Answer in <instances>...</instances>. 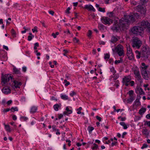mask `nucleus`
I'll use <instances>...</instances> for the list:
<instances>
[{
    "label": "nucleus",
    "mask_w": 150,
    "mask_h": 150,
    "mask_svg": "<svg viewBox=\"0 0 150 150\" xmlns=\"http://www.w3.org/2000/svg\"><path fill=\"white\" fill-rule=\"evenodd\" d=\"M139 16V14L137 13L125 16L124 17L122 18L119 20V24H117V21H115L114 24L111 29L116 32H119L120 30L121 31L125 30L128 28L129 23L135 21V18H138Z\"/></svg>",
    "instance_id": "nucleus-1"
},
{
    "label": "nucleus",
    "mask_w": 150,
    "mask_h": 150,
    "mask_svg": "<svg viewBox=\"0 0 150 150\" xmlns=\"http://www.w3.org/2000/svg\"><path fill=\"white\" fill-rule=\"evenodd\" d=\"M141 74L144 78L147 80L148 79V76L146 69L149 67L148 65H146L145 63L143 62L141 63Z\"/></svg>",
    "instance_id": "nucleus-2"
},
{
    "label": "nucleus",
    "mask_w": 150,
    "mask_h": 150,
    "mask_svg": "<svg viewBox=\"0 0 150 150\" xmlns=\"http://www.w3.org/2000/svg\"><path fill=\"white\" fill-rule=\"evenodd\" d=\"M139 82L140 84L137 86L135 90L136 93L139 95V96H137V98L135 101V105L137 106H139L140 104L139 100L140 98V96L141 95V81H139Z\"/></svg>",
    "instance_id": "nucleus-3"
},
{
    "label": "nucleus",
    "mask_w": 150,
    "mask_h": 150,
    "mask_svg": "<svg viewBox=\"0 0 150 150\" xmlns=\"http://www.w3.org/2000/svg\"><path fill=\"white\" fill-rule=\"evenodd\" d=\"M146 28L148 32L150 33V23L148 21H144L141 22V30H143Z\"/></svg>",
    "instance_id": "nucleus-4"
},
{
    "label": "nucleus",
    "mask_w": 150,
    "mask_h": 150,
    "mask_svg": "<svg viewBox=\"0 0 150 150\" xmlns=\"http://www.w3.org/2000/svg\"><path fill=\"white\" fill-rule=\"evenodd\" d=\"M10 78L12 80V77L9 75L5 74L4 75L3 74H2L1 76V82L3 83L4 84H5L8 81H9Z\"/></svg>",
    "instance_id": "nucleus-5"
},
{
    "label": "nucleus",
    "mask_w": 150,
    "mask_h": 150,
    "mask_svg": "<svg viewBox=\"0 0 150 150\" xmlns=\"http://www.w3.org/2000/svg\"><path fill=\"white\" fill-rule=\"evenodd\" d=\"M140 31L141 27L138 26H134L131 29V31L133 33L136 35H141Z\"/></svg>",
    "instance_id": "nucleus-6"
},
{
    "label": "nucleus",
    "mask_w": 150,
    "mask_h": 150,
    "mask_svg": "<svg viewBox=\"0 0 150 150\" xmlns=\"http://www.w3.org/2000/svg\"><path fill=\"white\" fill-rule=\"evenodd\" d=\"M133 44L132 46L133 47H137V48H139L140 47L141 44V40L135 37L133 40Z\"/></svg>",
    "instance_id": "nucleus-7"
},
{
    "label": "nucleus",
    "mask_w": 150,
    "mask_h": 150,
    "mask_svg": "<svg viewBox=\"0 0 150 150\" xmlns=\"http://www.w3.org/2000/svg\"><path fill=\"white\" fill-rule=\"evenodd\" d=\"M150 54L149 50H146L145 51L141 52V58H143V59L145 60L148 58Z\"/></svg>",
    "instance_id": "nucleus-8"
},
{
    "label": "nucleus",
    "mask_w": 150,
    "mask_h": 150,
    "mask_svg": "<svg viewBox=\"0 0 150 150\" xmlns=\"http://www.w3.org/2000/svg\"><path fill=\"white\" fill-rule=\"evenodd\" d=\"M101 21L103 23L105 24H110L111 23H112L113 20L111 19L108 18V17H106L105 18H102L101 19Z\"/></svg>",
    "instance_id": "nucleus-9"
},
{
    "label": "nucleus",
    "mask_w": 150,
    "mask_h": 150,
    "mask_svg": "<svg viewBox=\"0 0 150 150\" xmlns=\"http://www.w3.org/2000/svg\"><path fill=\"white\" fill-rule=\"evenodd\" d=\"M134 74L136 76V78L138 80H139L140 77L139 71L137 67H136L134 71Z\"/></svg>",
    "instance_id": "nucleus-10"
},
{
    "label": "nucleus",
    "mask_w": 150,
    "mask_h": 150,
    "mask_svg": "<svg viewBox=\"0 0 150 150\" xmlns=\"http://www.w3.org/2000/svg\"><path fill=\"white\" fill-rule=\"evenodd\" d=\"M2 91L4 94H8L11 93V90L9 88L5 87L3 88L2 90Z\"/></svg>",
    "instance_id": "nucleus-11"
},
{
    "label": "nucleus",
    "mask_w": 150,
    "mask_h": 150,
    "mask_svg": "<svg viewBox=\"0 0 150 150\" xmlns=\"http://www.w3.org/2000/svg\"><path fill=\"white\" fill-rule=\"evenodd\" d=\"M84 8L87 9H88L89 11H93L95 12V9L93 7V6L91 5H86L85 6Z\"/></svg>",
    "instance_id": "nucleus-12"
},
{
    "label": "nucleus",
    "mask_w": 150,
    "mask_h": 150,
    "mask_svg": "<svg viewBox=\"0 0 150 150\" xmlns=\"http://www.w3.org/2000/svg\"><path fill=\"white\" fill-rule=\"evenodd\" d=\"M131 79V77L130 76H125L123 79L122 83H128L130 82Z\"/></svg>",
    "instance_id": "nucleus-13"
},
{
    "label": "nucleus",
    "mask_w": 150,
    "mask_h": 150,
    "mask_svg": "<svg viewBox=\"0 0 150 150\" xmlns=\"http://www.w3.org/2000/svg\"><path fill=\"white\" fill-rule=\"evenodd\" d=\"M142 132L143 134L145 136V137L147 138L149 133V132L148 131V129L145 128L143 129Z\"/></svg>",
    "instance_id": "nucleus-14"
},
{
    "label": "nucleus",
    "mask_w": 150,
    "mask_h": 150,
    "mask_svg": "<svg viewBox=\"0 0 150 150\" xmlns=\"http://www.w3.org/2000/svg\"><path fill=\"white\" fill-rule=\"evenodd\" d=\"M118 38H119V39H120V37L117 36H115L114 35H113L112 37L111 42L113 43L116 42L118 40Z\"/></svg>",
    "instance_id": "nucleus-15"
},
{
    "label": "nucleus",
    "mask_w": 150,
    "mask_h": 150,
    "mask_svg": "<svg viewBox=\"0 0 150 150\" xmlns=\"http://www.w3.org/2000/svg\"><path fill=\"white\" fill-rule=\"evenodd\" d=\"M14 84L13 86L15 87L16 88H19V86L22 84V83L21 82H18L16 81H13Z\"/></svg>",
    "instance_id": "nucleus-16"
},
{
    "label": "nucleus",
    "mask_w": 150,
    "mask_h": 150,
    "mask_svg": "<svg viewBox=\"0 0 150 150\" xmlns=\"http://www.w3.org/2000/svg\"><path fill=\"white\" fill-rule=\"evenodd\" d=\"M127 56L129 55L130 54H131L132 52L131 49L130 48L129 45L127 47Z\"/></svg>",
    "instance_id": "nucleus-17"
},
{
    "label": "nucleus",
    "mask_w": 150,
    "mask_h": 150,
    "mask_svg": "<svg viewBox=\"0 0 150 150\" xmlns=\"http://www.w3.org/2000/svg\"><path fill=\"white\" fill-rule=\"evenodd\" d=\"M146 12V8L145 6L141 7V14L142 13L143 15L144 16Z\"/></svg>",
    "instance_id": "nucleus-18"
},
{
    "label": "nucleus",
    "mask_w": 150,
    "mask_h": 150,
    "mask_svg": "<svg viewBox=\"0 0 150 150\" xmlns=\"http://www.w3.org/2000/svg\"><path fill=\"white\" fill-rule=\"evenodd\" d=\"M60 105H61V104H60V105H59L58 104L54 105V110L56 111H58L59 110V108H60Z\"/></svg>",
    "instance_id": "nucleus-19"
},
{
    "label": "nucleus",
    "mask_w": 150,
    "mask_h": 150,
    "mask_svg": "<svg viewBox=\"0 0 150 150\" xmlns=\"http://www.w3.org/2000/svg\"><path fill=\"white\" fill-rule=\"evenodd\" d=\"M135 10L137 12H141V5H138L134 8Z\"/></svg>",
    "instance_id": "nucleus-20"
},
{
    "label": "nucleus",
    "mask_w": 150,
    "mask_h": 150,
    "mask_svg": "<svg viewBox=\"0 0 150 150\" xmlns=\"http://www.w3.org/2000/svg\"><path fill=\"white\" fill-rule=\"evenodd\" d=\"M120 124L123 127V128L124 129H127V126L125 124V123L124 122H120Z\"/></svg>",
    "instance_id": "nucleus-21"
},
{
    "label": "nucleus",
    "mask_w": 150,
    "mask_h": 150,
    "mask_svg": "<svg viewBox=\"0 0 150 150\" xmlns=\"http://www.w3.org/2000/svg\"><path fill=\"white\" fill-rule=\"evenodd\" d=\"M14 72L16 74H19L20 73V71L19 70L14 67L13 69Z\"/></svg>",
    "instance_id": "nucleus-22"
},
{
    "label": "nucleus",
    "mask_w": 150,
    "mask_h": 150,
    "mask_svg": "<svg viewBox=\"0 0 150 150\" xmlns=\"http://www.w3.org/2000/svg\"><path fill=\"white\" fill-rule=\"evenodd\" d=\"M117 51L119 56H121L124 54L123 50H120Z\"/></svg>",
    "instance_id": "nucleus-23"
},
{
    "label": "nucleus",
    "mask_w": 150,
    "mask_h": 150,
    "mask_svg": "<svg viewBox=\"0 0 150 150\" xmlns=\"http://www.w3.org/2000/svg\"><path fill=\"white\" fill-rule=\"evenodd\" d=\"M37 109V108L35 107H33L31 109L30 112L32 113H34L36 112Z\"/></svg>",
    "instance_id": "nucleus-24"
},
{
    "label": "nucleus",
    "mask_w": 150,
    "mask_h": 150,
    "mask_svg": "<svg viewBox=\"0 0 150 150\" xmlns=\"http://www.w3.org/2000/svg\"><path fill=\"white\" fill-rule=\"evenodd\" d=\"M5 128L7 131L9 132H11V129L10 127L8 125H5Z\"/></svg>",
    "instance_id": "nucleus-25"
},
{
    "label": "nucleus",
    "mask_w": 150,
    "mask_h": 150,
    "mask_svg": "<svg viewBox=\"0 0 150 150\" xmlns=\"http://www.w3.org/2000/svg\"><path fill=\"white\" fill-rule=\"evenodd\" d=\"M61 97L62 99L64 100H68V96L66 95H62Z\"/></svg>",
    "instance_id": "nucleus-26"
},
{
    "label": "nucleus",
    "mask_w": 150,
    "mask_h": 150,
    "mask_svg": "<svg viewBox=\"0 0 150 150\" xmlns=\"http://www.w3.org/2000/svg\"><path fill=\"white\" fill-rule=\"evenodd\" d=\"M87 129L89 131V133L91 134V132L94 129V128L93 127H91L89 126L88 127Z\"/></svg>",
    "instance_id": "nucleus-27"
},
{
    "label": "nucleus",
    "mask_w": 150,
    "mask_h": 150,
    "mask_svg": "<svg viewBox=\"0 0 150 150\" xmlns=\"http://www.w3.org/2000/svg\"><path fill=\"white\" fill-rule=\"evenodd\" d=\"M123 46L122 45H120V46H119L117 48V47H115V50L117 51H118L120 50H123Z\"/></svg>",
    "instance_id": "nucleus-28"
},
{
    "label": "nucleus",
    "mask_w": 150,
    "mask_h": 150,
    "mask_svg": "<svg viewBox=\"0 0 150 150\" xmlns=\"http://www.w3.org/2000/svg\"><path fill=\"white\" fill-rule=\"evenodd\" d=\"M134 100V98L133 96H129V99L127 100L128 103H130L132 102Z\"/></svg>",
    "instance_id": "nucleus-29"
},
{
    "label": "nucleus",
    "mask_w": 150,
    "mask_h": 150,
    "mask_svg": "<svg viewBox=\"0 0 150 150\" xmlns=\"http://www.w3.org/2000/svg\"><path fill=\"white\" fill-rule=\"evenodd\" d=\"M128 56V57L129 59L130 60L133 59L134 58V55L132 52L131 53V54H130L129 56Z\"/></svg>",
    "instance_id": "nucleus-30"
},
{
    "label": "nucleus",
    "mask_w": 150,
    "mask_h": 150,
    "mask_svg": "<svg viewBox=\"0 0 150 150\" xmlns=\"http://www.w3.org/2000/svg\"><path fill=\"white\" fill-rule=\"evenodd\" d=\"M110 57V55L108 53H106L105 54V56L104 57V58L105 60L108 59Z\"/></svg>",
    "instance_id": "nucleus-31"
},
{
    "label": "nucleus",
    "mask_w": 150,
    "mask_h": 150,
    "mask_svg": "<svg viewBox=\"0 0 150 150\" xmlns=\"http://www.w3.org/2000/svg\"><path fill=\"white\" fill-rule=\"evenodd\" d=\"M133 91L132 90H130L127 93L129 95V96H133Z\"/></svg>",
    "instance_id": "nucleus-32"
},
{
    "label": "nucleus",
    "mask_w": 150,
    "mask_h": 150,
    "mask_svg": "<svg viewBox=\"0 0 150 150\" xmlns=\"http://www.w3.org/2000/svg\"><path fill=\"white\" fill-rule=\"evenodd\" d=\"M92 34V32L91 30H89L87 34L88 36L90 38H91V36Z\"/></svg>",
    "instance_id": "nucleus-33"
},
{
    "label": "nucleus",
    "mask_w": 150,
    "mask_h": 150,
    "mask_svg": "<svg viewBox=\"0 0 150 150\" xmlns=\"http://www.w3.org/2000/svg\"><path fill=\"white\" fill-rule=\"evenodd\" d=\"M94 146L92 148V149L93 150H95V149H97L98 148V146L96 144L94 143L93 144Z\"/></svg>",
    "instance_id": "nucleus-34"
},
{
    "label": "nucleus",
    "mask_w": 150,
    "mask_h": 150,
    "mask_svg": "<svg viewBox=\"0 0 150 150\" xmlns=\"http://www.w3.org/2000/svg\"><path fill=\"white\" fill-rule=\"evenodd\" d=\"M108 15V16L110 17H112L114 16V13L113 12H110L107 13Z\"/></svg>",
    "instance_id": "nucleus-35"
},
{
    "label": "nucleus",
    "mask_w": 150,
    "mask_h": 150,
    "mask_svg": "<svg viewBox=\"0 0 150 150\" xmlns=\"http://www.w3.org/2000/svg\"><path fill=\"white\" fill-rule=\"evenodd\" d=\"M11 33L12 35H14V37L15 36L16 33L13 29H12L11 31Z\"/></svg>",
    "instance_id": "nucleus-36"
},
{
    "label": "nucleus",
    "mask_w": 150,
    "mask_h": 150,
    "mask_svg": "<svg viewBox=\"0 0 150 150\" xmlns=\"http://www.w3.org/2000/svg\"><path fill=\"white\" fill-rule=\"evenodd\" d=\"M10 110L12 112H14V111H17L18 110V108L17 107H16L15 108H13V107H12L10 109Z\"/></svg>",
    "instance_id": "nucleus-37"
},
{
    "label": "nucleus",
    "mask_w": 150,
    "mask_h": 150,
    "mask_svg": "<svg viewBox=\"0 0 150 150\" xmlns=\"http://www.w3.org/2000/svg\"><path fill=\"white\" fill-rule=\"evenodd\" d=\"M66 110L67 111V112H68L69 114L71 113L72 112V110H70L69 109L68 107H66Z\"/></svg>",
    "instance_id": "nucleus-38"
},
{
    "label": "nucleus",
    "mask_w": 150,
    "mask_h": 150,
    "mask_svg": "<svg viewBox=\"0 0 150 150\" xmlns=\"http://www.w3.org/2000/svg\"><path fill=\"white\" fill-rule=\"evenodd\" d=\"M148 1V0H141V4H146Z\"/></svg>",
    "instance_id": "nucleus-39"
},
{
    "label": "nucleus",
    "mask_w": 150,
    "mask_h": 150,
    "mask_svg": "<svg viewBox=\"0 0 150 150\" xmlns=\"http://www.w3.org/2000/svg\"><path fill=\"white\" fill-rule=\"evenodd\" d=\"M144 125H147L148 127H150V121H146L145 122Z\"/></svg>",
    "instance_id": "nucleus-40"
},
{
    "label": "nucleus",
    "mask_w": 150,
    "mask_h": 150,
    "mask_svg": "<svg viewBox=\"0 0 150 150\" xmlns=\"http://www.w3.org/2000/svg\"><path fill=\"white\" fill-rule=\"evenodd\" d=\"M98 10L100 11L103 12H105V10L104 8H103L101 7H99L98 9Z\"/></svg>",
    "instance_id": "nucleus-41"
},
{
    "label": "nucleus",
    "mask_w": 150,
    "mask_h": 150,
    "mask_svg": "<svg viewBox=\"0 0 150 150\" xmlns=\"http://www.w3.org/2000/svg\"><path fill=\"white\" fill-rule=\"evenodd\" d=\"M99 28L101 30H103L104 28V26L102 24H100L98 26Z\"/></svg>",
    "instance_id": "nucleus-42"
},
{
    "label": "nucleus",
    "mask_w": 150,
    "mask_h": 150,
    "mask_svg": "<svg viewBox=\"0 0 150 150\" xmlns=\"http://www.w3.org/2000/svg\"><path fill=\"white\" fill-rule=\"evenodd\" d=\"M34 37V35H33V36H28V40L29 41H30Z\"/></svg>",
    "instance_id": "nucleus-43"
},
{
    "label": "nucleus",
    "mask_w": 150,
    "mask_h": 150,
    "mask_svg": "<svg viewBox=\"0 0 150 150\" xmlns=\"http://www.w3.org/2000/svg\"><path fill=\"white\" fill-rule=\"evenodd\" d=\"M149 50L148 48H147V47L145 46H143V48H142V50H141V52H143L144 51H145V50Z\"/></svg>",
    "instance_id": "nucleus-44"
},
{
    "label": "nucleus",
    "mask_w": 150,
    "mask_h": 150,
    "mask_svg": "<svg viewBox=\"0 0 150 150\" xmlns=\"http://www.w3.org/2000/svg\"><path fill=\"white\" fill-rule=\"evenodd\" d=\"M37 27H35L34 28V29H32V30L33 33H34L35 32H38L37 30Z\"/></svg>",
    "instance_id": "nucleus-45"
},
{
    "label": "nucleus",
    "mask_w": 150,
    "mask_h": 150,
    "mask_svg": "<svg viewBox=\"0 0 150 150\" xmlns=\"http://www.w3.org/2000/svg\"><path fill=\"white\" fill-rule=\"evenodd\" d=\"M148 147V145L146 144H143V146L141 147L142 149H143L144 148H146Z\"/></svg>",
    "instance_id": "nucleus-46"
},
{
    "label": "nucleus",
    "mask_w": 150,
    "mask_h": 150,
    "mask_svg": "<svg viewBox=\"0 0 150 150\" xmlns=\"http://www.w3.org/2000/svg\"><path fill=\"white\" fill-rule=\"evenodd\" d=\"M76 93L75 92L73 91L72 93H70V96H71L73 97L74 95H76Z\"/></svg>",
    "instance_id": "nucleus-47"
},
{
    "label": "nucleus",
    "mask_w": 150,
    "mask_h": 150,
    "mask_svg": "<svg viewBox=\"0 0 150 150\" xmlns=\"http://www.w3.org/2000/svg\"><path fill=\"white\" fill-rule=\"evenodd\" d=\"M122 63V60H116L115 61V64H117L118 63Z\"/></svg>",
    "instance_id": "nucleus-48"
},
{
    "label": "nucleus",
    "mask_w": 150,
    "mask_h": 150,
    "mask_svg": "<svg viewBox=\"0 0 150 150\" xmlns=\"http://www.w3.org/2000/svg\"><path fill=\"white\" fill-rule=\"evenodd\" d=\"M140 117L139 116H136L135 117V121H137L140 119Z\"/></svg>",
    "instance_id": "nucleus-49"
},
{
    "label": "nucleus",
    "mask_w": 150,
    "mask_h": 150,
    "mask_svg": "<svg viewBox=\"0 0 150 150\" xmlns=\"http://www.w3.org/2000/svg\"><path fill=\"white\" fill-rule=\"evenodd\" d=\"M70 9V7H68L67 9V10L66 11V13H68V14H69L70 13V12L69 11V10Z\"/></svg>",
    "instance_id": "nucleus-50"
},
{
    "label": "nucleus",
    "mask_w": 150,
    "mask_h": 150,
    "mask_svg": "<svg viewBox=\"0 0 150 150\" xmlns=\"http://www.w3.org/2000/svg\"><path fill=\"white\" fill-rule=\"evenodd\" d=\"M146 109L144 108H141V113L142 112H144L146 111Z\"/></svg>",
    "instance_id": "nucleus-51"
},
{
    "label": "nucleus",
    "mask_w": 150,
    "mask_h": 150,
    "mask_svg": "<svg viewBox=\"0 0 150 150\" xmlns=\"http://www.w3.org/2000/svg\"><path fill=\"white\" fill-rule=\"evenodd\" d=\"M73 40L74 41H75V42L76 43H78L79 41V39H77L76 37H75L74 38Z\"/></svg>",
    "instance_id": "nucleus-52"
},
{
    "label": "nucleus",
    "mask_w": 150,
    "mask_h": 150,
    "mask_svg": "<svg viewBox=\"0 0 150 150\" xmlns=\"http://www.w3.org/2000/svg\"><path fill=\"white\" fill-rule=\"evenodd\" d=\"M96 118L100 122L101 120V118L100 117H99L98 116H97L96 117Z\"/></svg>",
    "instance_id": "nucleus-53"
},
{
    "label": "nucleus",
    "mask_w": 150,
    "mask_h": 150,
    "mask_svg": "<svg viewBox=\"0 0 150 150\" xmlns=\"http://www.w3.org/2000/svg\"><path fill=\"white\" fill-rule=\"evenodd\" d=\"M117 143V142H112L111 144L112 146H113L114 145H116Z\"/></svg>",
    "instance_id": "nucleus-54"
},
{
    "label": "nucleus",
    "mask_w": 150,
    "mask_h": 150,
    "mask_svg": "<svg viewBox=\"0 0 150 150\" xmlns=\"http://www.w3.org/2000/svg\"><path fill=\"white\" fill-rule=\"evenodd\" d=\"M49 12L50 14H51L52 16H53L54 15V12L53 11H49Z\"/></svg>",
    "instance_id": "nucleus-55"
},
{
    "label": "nucleus",
    "mask_w": 150,
    "mask_h": 150,
    "mask_svg": "<svg viewBox=\"0 0 150 150\" xmlns=\"http://www.w3.org/2000/svg\"><path fill=\"white\" fill-rule=\"evenodd\" d=\"M99 43L100 45H104L105 44V42L103 41H100L99 42Z\"/></svg>",
    "instance_id": "nucleus-56"
},
{
    "label": "nucleus",
    "mask_w": 150,
    "mask_h": 150,
    "mask_svg": "<svg viewBox=\"0 0 150 150\" xmlns=\"http://www.w3.org/2000/svg\"><path fill=\"white\" fill-rule=\"evenodd\" d=\"M10 108H7L6 109H4L3 110L4 112H7L9 111L10 110Z\"/></svg>",
    "instance_id": "nucleus-57"
},
{
    "label": "nucleus",
    "mask_w": 150,
    "mask_h": 150,
    "mask_svg": "<svg viewBox=\"0 0 150 150\" xmlns=\"http://www.w3.org/2000/svg\"><path fill=\"white\" fill-rule=\"evenodd\" d=\"M12 102V101L11 100H9L7 102V104L8 105H10L11 104V103Z\"/></svg>",
    "instance_id": "nucleus-58"
},
{
    "label": "nucleus",
    "mask_w": 150,
    "mask_h": 150,
    "mask_svg": "<svg viewBox=\"0 0 150 150\" xmlns=\"http://www.w3.org/2000/svg\"><path fill=\"white\" fill-rule=\"evenodd\" d=\"M52 129L54 130H57V131H58V129H56V126H54V125H53L52 126Z\"/></svg>",
    "instance_id": "nucleus-59"
},
{
    "label": "nucleus",
    "mask_w": 150,
    "mask_h": 150,
    "mask_svg": "<svg viewBox=\"0 0 150 150\" xmlns=\"http://www.w3.org/2000/svg\"><path fill=\"white\" fill-rule=\"evenodd\" d=\"M63 116V115L62 114H60L59 115L58 118L60 119H61Z\"/></svg>",
    "instance_id": "nucleus-60"
},
{
    "label": "nucleus",
    "mask_w": 150,
    "mask_h": 150,
    "mask_svg": "<svg viewBox=\"0 0 150 150\" xmlns=\"http://www.w3.org/2000/svg\"><path fill=\"white\" fill-rule=\"evenodd\" d=\"M63 51L65 52V53H64L63 55L64 56H66V54L67 53H68V51L67 50H63Z\"/></svg>",
    "instance_id": "nucleus-61"
},
{
    "label": "nucleus",
    "mask_w": 150,
    "mask_h": 150,
    "mask_svg": "<svg viewBox=\"0 0 150 150\" xmlns=\"http://www.w3.org/2000/svg\"><path fill=\"white\" fill-rule=\"evenodd\" d=\"M16 119H17V117H16V116L15 115H13V120H16Z\"/></svg>",
    "instance_id": "nucleus-62"
},
{
    "label": "nucleus",
    "mask_w": 150,
    "mask_h": 150,
    "mask_svg": "<svg viewBox=\"0 0 150 150\" xmlns=\"http://www.w3.org/2000/svg\"><path fill=\"white\" fill-rule=\"evenodd\" d=\"M52 35L53 37L54 38H56L57 37L56 34L54 33H52Z\"/></svg>",
    "instance_id": "nucleus-63"
},
{
    "label": "nucleus",
    "mask_w": 150,
    "mask_h": 150,
    "mask_svg": "<svg viewBox=\"0 0 150 150\" xmlns=\"http://www.w3.org/2000/svg\"><path fill=\"white\" fill-rule=\"evenodd\" d=\"M146 117L147 119H150V114H147Z\"/></svg>",
    "instance_id": "nucleus-64"
}]
</instances>
